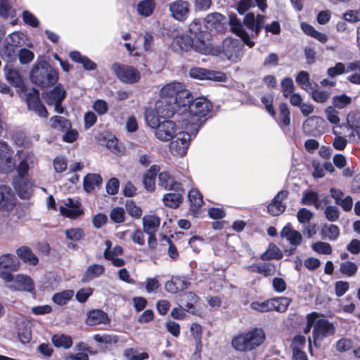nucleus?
<instances>
[{"instance_id":"nucleus-2","label":"nucleus","mask_w":360,"mask_h":360,"mask_svg":"<svg viewBox=\"0 0 360 360\" xmlns=\"http://www.w3.org/2000/svg\"><path fill=\"white\" fill-rule=\"evenodd\" d=\"M229 25L231 31L238 35L241 40L231 37L224 39L221 46L213 48L209 54L220 56L231 63H237L243 56V47L245 44L248 47L252 48L255 42L250 39V36L245 30L240 20L235 14L229 15Z\"/></svg>"},{"instance_id":"nucleus-13","label":"nucleus","mask_w":360,"mask_h":360,"mask_svg":"<svg viewBox=\"0 0 360 360\" xmlns=\"http://www.w3.org/2000/svg\"><path fill=\"white\" fill-rule=\"evenodd\" d=\"M26 103L30 111L33 112L40 117L46 118L48 117V111L45 106L41 103L39 98V92L35 89H32L26 94Z\"/></svg>"},{"instance_id":"nucleus-41","label":"nucleus","mask_w":360,"mask_h":360,"mask_svg":"<svg viewBox=\"0 0 360 360\" xmlns=\"http://www.w3.org/2000/svg\"><path fill=\"white\" fill-rule=\"evenodd\" d=\"M291 300L286 297H279L271 299V311L284 312L290 304Z\"/></svg>"},{"instance_id":"nucleus-32","label":"nucleus","mask_w":360,"mask_h":360,"mask_svg":"<svg viewBox=\"0 0 360 360\" xmlns=\"http://www.w3.org/2000/svg\"><path fill=\"white\" fill-rule=\"evenodd\" d=\"M16 254L25 263L30 265H36L39 262L38 257L27 246H22L17 249Z\"/></svg>"},{"instance_id":"nucleus-4","label":"nucleus","mask_w":360,"mask_h":360,"mask_svg":"<svg viewBox=\"0 0 360 360\" xmlns=\"http://www.w3.org/2000/svg\"><path fill=\"white\" fill-rule=\"evenodd\" d=\"M171 46L175 52H186L191 49L205 55L212 52L211 44L209 40H203L201 38H199L198 40H195L191 36L186 34H179L174 37Z\"/></svg>"},{"instance_id":"nucleus-61","label":"nucleus","mask_w":360,"mask_h":360,"mask_svg":"<svg viewBox=\"0 0 360 360\" xmlns=\"http://www.w3.org/2000/svg\"><path fill=\"white\" fill-rule=\"evenodd\" d=\"M302 203L305 205H314L318 208L319 206L318 194L313 191L305 193L302 197Z\"/></svg>"},{"instance_id":"nucleus-15","label":"nucleus","mask_w":360,"mask_h":360,"mask_svg":"<svg viewBox=\"0 0 360 360\" xmlns=\"http://www.w3.org/2000/svg\"><path fill=\"white\" fill-rule=\"evenodd\" d=\"M170 16L174 20L184 22L190 14L189 3L184 0H176L168 4Z\"/></svg>"},{"instance_id":"nucleus-47","label":"nucleus","mask_w":360,"mask_h":360,"mask_svg":"<svg viewBox=\"0 0 360 360\" xmlns=\"http://www.w3.org/2000/svg\"><path fill=\"white\" fill-rule=\"evenodd\" d=\"M328 121L335 125H338L340 122L339 112L337 108L333 105L328 106L324 110Z\"/></svg>"},{"instance_id":"nucleus-50","label":"nucleus","mask_w":360,"mask_h":360,"mask_svg":"<svg viewBox=\"0 0 360 360\" xmlns=\"http://www.w3.org/2000/svg\"><path fill=\"white\" fill-rule=\"evenodd\" d=\"M181 302L186 304V311L193 308L194 304L198 301V297L192 292H184L181 295Z\"/></svg>"},{"instance_id":"nucleus-10","label":"nucleus","mask_w":360,"mask_h":360,"mask_svg":"<svg viewBox=\"0 0 360 360\" xmlns=\"http://www.w3.org/2000/svg\"><path fill=\"white\" fill-rule=\"evenodd\" d=\"M191 139L188 132L179 131L169 143V150L176 157H183L187 153V149Z\"/></svg>"},{"instance_id":"nucleus-21","label":"nucleus","mask_w":360,"mask_h":360,"mask_svg":"<svg viewBox=\"0 0 360 360\" xmlns=\"http://www.w3.org/2000/svg\"><path fill=\"white\" fill-rule=\"evenodd\" d=\"M59 210L62 215L69 218H76L82 214L80 203L78 200L68 198L60 205Z\"/></svg>"},{"instance_id":"nucleus-52","label":"nucleus","mask_w":360,"mask_h":360,"mask_svg":"<svg viewBox=\"0 0 360 360\" xmlns=\"http://www.w3.org/2000/svg\"><path fill=\"white\" fill-rule=\"evenodd\" d=\"M312 250L319 253L323 255H330L332 252L331 245L326 242L319 241L314 243L311 245Z\"/></svg>"},{"instance_id":"nucleus-35","label":"nucleus","mask_w":360,"mask_h":360,"mask_svg":"<svg viewBox=\"0 0 360 360\" xmlns=\"http://www.w3.org/2000/svg\"><path fill=\"white\" fill-rule=\"evenodd\" d=\"M103 179L98 174H88L84 179L83 186L85 191L90 193L96 186L102 184Z\"/></svg>"},{"instance_id":"nucleus-64","label":"nucleus","mask_w":360,"mask_h":360,"mask_svg":"<svg viewBox=\"0 0 360 360\" xmlns=\"http://www.w3.org/2000/svg\"><path fill=\"white\" fill-rule=\"evenodd\" d=\"M344 20L349 22L360 21V8L358 10H349L344 13Z\"/></svg>"},{"instance_id":"nucleus-7","label":"nucleus","mask_w":360,"mask_h":360,"mask_svg":"<svg viewBox=\"0 0 360 360\" xmlns=\"http://www.w3.org/2000/svg\"><path fill=\"white\" fill-rule=\"evenodd\" d=\"M58 79V74L56 70L46 63L41 66L34 67L31 71L30 79L32 82L43 88L55 84Z\"/></svg>"},{"instance_id":"nucleus-17","label":"nucleus","mask_w":360,"mask_h":360,"mask_svg":"<svg viewBox=\"0 0 360 360\" xmlns=\"http://www.w3.org/2000/svg\"><path fill=\"white\" fill-rule=\"evenodd\" d=\"M189 75L197 79H209L215 82H226L227 77L224 72L209 70L202 68H193L189 71Z\"/></svg>"},{"instance_id":"nucleus-42","label":"nucleus","mask_w":360,"mask_h":360,"mask_svg":"<svg viewBox=\"0 0 360 360\" xmlns=\"http://www.w3.org/2000/svg\"><path fill=\"white\" fill-rule=\"evenodd\" d=\"M224 16L219 13H212L207 15L204 21L207 29H217L218 25L224 20Z\"/></svg>"},{"instance_id":"nucleus-44","label":"nucleus","mask_w":360,"mask_h":360,"mask_svg":"<svg viewBox=\"0 0 360 360\" xmlns=\"http://www.w3.org/2000/svg\"><path fill=\"white\" fill-rule=\"evenodd\" d=\"M74 295V291L72 290H66L62 292L56 293L52 300L54 303L63 306L65 305Z\"/></svg>"},{"instance_id":"nucleus-55","label":"nucleus","mask_w":360,"mask_h":360,"mask_svg":"<svg viewBox=\"0 0 360 360\" xmlns=\"http://www.w3.org/2000/svg\"><path fill=\"white\" fill-rule=\"evenodd\" d=\"M360 127V115L357 111H350L347 115V128Z\"/></svg>"},{"instance_id":"nucleus-60","label":"nucleus","mask_w":360,"mask_h":360,"mask_svg":"<svg viewBox=\"0 0 360 360\" xmlns=\"http://www.w3.org/2000/svg\"><path fill=\"white\" fill-rule=\"evenodd\" d=\"M271 299L262 302H253L250 304L252 309L259 312H267L271 311Z\"/></svg>"},{"instance_id":"nucleus-1","label":"nucleus","mask_w":360,"mask_h":360,"mask_svg":"<svg viewBox=\"0 0 360 360\" xmlns=\"http://www.w3.org/2000/svg\"><path fill=\"white\" fill-rule=\"evenodd\" d=\"M192 101V94L180 82H172L165 85L160 91V99L155 103V111L158 116L170 117L186 110Z\"/></svg>"},{"instance_id":"nucleus-48","label":"nucleus","mask_w":360,"mask_h":360,"mask_svg":"<svg viewBox=\"0 0 360 360\" xmlns=\"http://www.w3.org/2000/svg\"><path fill=\"white\" fill-rule=\"evenodd\" d=\"M0 56L6 60H11L15 57V47L7 43L0 47Z\"/></svg>"},{"instance_id":"nucleus-33","label":"nucleus","mask_w":360,"mask_h":360,"mask_svg":"<svg viewBox=\"0 0 360 360\" xmlns=\"http://www.w3.org/2000/svg\"><path fill=\"white\" fill-rule=\"evenodd\" d=\"M155 6V0H141L136 6V11L143 17H149L153 13Z\"/></svg>"},{"instance_id":"nucleus-29","label":"nucleus","mask_w":360,"mask_h":360,"mask_svg":"<svg viewBox=\"0 0 360 360\" xmlns=\"http://www.w3.org/2000/svg\"><path fill=\"white\" fill-rule=\"evenodd\" d=\"M146 233H155L160 224V219L156 215H146L142 219Z\"/></svg>"},{"instance_id":"nucleus-39","label":"nucleus","mask_w":360,"mask_h":360,"mask_svg":"<svg viewBox=\"0 0 360 360\" xmlns=\"http://www.w3.org/2000/svg\"><path fill=\"white\" fill-rule=\"evenodd\" d=\"M301 29L306 34L311 36L321 43L327 41L328 37L325 34L316 31L311 25L306 22L301 23Z\"/></svg>"},{"instance_id":"nucleus-31","label":"nucleus","mask_w":360,"mask_h":360,"mask_svg":"<svg viewBox=\"0 0 360 360\" xmlns=\"http://www.w3.org/2000/svg\"><path fill=\"white\" fill-rule=\"evenodd\" d=\"M160 167L153 165L143 175V182L145 188L148 191H153L155 187V177L159 172Z\"/></svg>"},{"instance_id":"nucleus-62","label":"nucleus","mask_w":360,"mask_h":360,"mask_svg":"<svg viewBox=\"0 0 360 360\" xmlns=\"http://www.w3.org/2000/svg\"><path fill=\"white\" fill-rule=\"evenodd\" d=\"M65 236L70 240L78 241L84 237V232L79 228H72L65 231Z\"/></svg>"},{"instance_id":"nucleus-14","label":"nucleus","mask_w":360,"mask_h":360,"mask_svg":"<svg viewBox=\"0 0 360 360\" xmlns=\"http://www.w3.org/2000/svg\"><path fill=\"white\" fill-rule=\"evenodd\" d=\"M179 131H183L174 121L166 120L158 124L155 129V136L162 141H169L174 139Z\"/></svg>"},{"instance_id":"nucleus-16","label":"nucleus","mask_w":360,"mask_h":360,"mask_svg":"<svg viewBox=\"0 0 360 360\" xmlns=\"http://www.w3.org/2000/svg\"><path fill=\"white\" fill-rule=\"evenodd\" d=\"M65 91L61 85L56 86L53 90L47 92L44 96V99L48 105H54L56 112L62 114L65 109L61 105V103L65 97Z\"/></svg>"},{"instance_id":"nucleus-59","label":"nucleus","mask_w":360,"mask_h":360,"mask_svg":"<svg viewBox=\"0 0 360 360\" xmlns=\"http://www.w3.org/2000/svg\"><path fill=\"white\" fill-rule=\"evenodd\" d=\"M282 93L284 97L288 98L294 89L293 81L290 77H285L281 81Z\"/></svg>"},{"instance_id":"nucleus-11","label":"nucleus","mask_w":360,"mask_h":360,"mask_svg":"<svg viewBox=\"0 0 360 360\" xmlns=\"http://www.w3.org/2000/svg\"><path fill=\"white\" fill-rule=\"evenodd\" d=\"M112 69L118 79L122 82L133 84L140 79L139 71L131 66L115 63L112 65Z\"/></svg>"},{"instance_id":"nucleus-25","label":"nucleus","mask_w":360,"mask_h":360,"mask_svg":"<svg viewBox=\"0 0 360 360\" xmlns=\"http://www.w3.org/2000/svg\"><path fill=\"white\" fill-rule=\"evenodd\" d=\"M20 264L15 255L5 254L0 256V272H11L17 271Z\"/></svg>"},{"instance_id":"nucleus-30","label":"nucleus","mask_w":360,"mask_h":360,"mask_svg":"<svg viewBox=\"0 0 360 360\" xmlns=\"http://www.w3.org/2000/svg\"><path fill=\"white\" fill-rule=\"evenodd\" d=\"M188 287V283L179 276H173L170 281L166 282L165 290L170 293H176Z\"/></svg>"},{"instance_id":"nucleus-6","label":"nucleus","mask_w":360,"mask_h":360,"mask_svg":"<svg viewBox=\"0 0 360 360\" xmlns=\"http://www.w3.org/2000/svg\"><path fill=\"white\" fill-rule=\"evenodd\" d=\"M308 325L314 327L313 339L315 346L318 345V342L335 333L333 324L316 312L308 314Z\"/></svg>"},{"instance_id":"nucleus-53","label":"nucleus","mask_w":360,"mask_h":360,"mask_svg":"<svg viewBox=\"0 0 360 360\" xmlns=\"http://www.w3.org/2000/svg\"><path fill=\"white\" fill-rule=\"evenodd\" d=\"M296 82L304 90L307 91L311 88V82L309 80V75L307 72L301 71L296 77Z\"/></svg>"},{"instance_id":"nucleus-51","label":"nucleus","mask_w":360,"mask_h":360,"mask_svg":"<svg viewBox=\"0 0 360 360\" xmlns=\"http://www.w3.org/2000/svg\"><path fill=\"white\" fill-rule=\"evenodd\" d=\"M22 18L24 23L32 27H37L39 25V21L37 18L30 11L25 10L22 13Z\"/></svg>"},{"instance_id":"nucleus-9","label":"nucleus","mask_w":360,"mask_h":360,"mask_svg":"<svg viewBox=\"0 0 360 360\" xmlns=\"http://www.w3.org/2000/svg\"><path fill=\"white\" fill-rule=\"evenodd\" d=\"M0 278L6 286L13 291H28L33 290V283L30 277L24 274L14 276L11 272H0Z\"/></svg>"},{"instance_id":"nucleus-37","label":"nucleus","mask_w":360,"mask_h":360,"mask_svg":"<svg viewBox=\"0 0 360 360\" xmlns=\"http://www.w3.org/2000/svg\"><path fill=\"white\" fill-rule=\"evenodd\" d=\"M53 345L57 348L69 349L72 345V340L70 335L65 334H56L52 336Z\"/></svg>"},{"instance_id":"nucleus-20","label":"nucleus","mask_w":360,"mask_h":360,"mask_svg":"<svg viewBox=\"0 0 360 360\" xmlns=\"http://www.w3.org/2000/svg\"><path fill=\"white\" fill-rule=\"evenodd\" d=\"M15 203L16 198L12 189L7 186H0V210L9 212Z\"/></svg>"},{"instance_id":"nucleus-8","label":"nucleus","mask_w":360,"mask_h":360,"mask_svg":"<svg viewBox=\"0 0 360 360\" xmlns=\"http://www.w3.org/2000/svg\"><path fill=\"white\" fill-rule=\"evenodd\" d=\"M17 162L15 169L17 176L22 179L28 174L30 169H32L38 162V158L35 153L28 149H20L16 152Z\"/></svg>"},{"instance_id":"nucleus-23","label":"nucleus","mask_w":360,"mask_h":360,"mask_svg":"<svg viewBox=\"0 0 360 360\" xmlns=\"http://www.w3.org/2000/svg\"><path fill=\"white\" fill-rule=\"evenodd\" d=\"M281 236L283 238H285L295 248L300 245L302 241V234L298 231L294 229L290 224H288L283 228Z\"/></svg>"},{"instance_id":"nucleus-18","label":"nucleus","mask_w":360,"mask_h":360,"mask_svg":"<svg viewBox=\"0 0 360 360\" xmlns=\"http://www.w3.org/2000/svg\"><path fill=\"white\" fill-rule=\"evenodd\" d=\"M326 124L325 120L317 116H311L302 124V130L309 136H316L321 134Z\"/></svg>"},{"instance_id":"nucleus-3","label":"nucleus","mask_w":360,"mask_h":360,"mask_svg":"<svg viewBox=\"0 0 360 360\" xmlns=\"http://www.w3.org/2000/svg\"><path fill=\"white\" fill-rule=\"evenodd\" d=\"M212 109V105L205 98H198L192 100L187 105L185 112L179 111L177 117L181 116L182 118L178 119L179 122L188 131H192L195 135L200 127L202 125V118L207 117Z\"/></svg>"},{"instance_id":"nucleus-49","label":"nucleus","mask_w":360,"mask_h":360,"mask_svg":"<svg viewBox=\"0 0 360 360\" xmlns=\"http://www.w3.org/2000/svg\"><path fill=\"white\" fill-rule=\"evenodd\" d=\"M283 255L281 252L280 250L276 245H272L269 248V249L262 255L261 258L263 260H269L274 259H281Z\"/></svg>"},{"instance_id":"nucleus-63","label":"nucleus","mask_w":360,"mask_h":360,"mask_svg":"<svg viewBox=\"0 0 360 360\" xmlns=\"http://www.w3.org/2000/svg\"><path fill=\"white\" fill-rule=\"evenodd\" d=\"M188 198L191 204L197 207H200L203 202L202 195L196 189H192L189 191Z\"/></svg>"},{"instance_id":"nucleus-56","label":"nucleus","mask_w":360,"mask_h":360,"mask_svg":"<svg viewBox=\"0 0 360 360\" xmlns=\"http://www.w3.org/2000/svg\"><path fill=\"white\" fill-rule=\"evenodd\" d=\"M357 266L355 263L352 262H345L340 264V271L343 274L347 276H352L354 275L357 271Z\"/></svg>"},{"instance_id":"nucleus-36","label":"nucleus","mask_w":360,"mask_h":360,"mask_svg":"<svg viewBox=\"0 0 360 360\" xmlns=\"http://www.w3.org/2000/svg\"><path fill=\"white\" fill-rule=\"evenodd\" d=\"M105 271V268L103 265L94 264L90 265L86 269L82 276L83 282H89L91 280L101 276Z\"/></svg>"},{"instance_id":"nucleus-26","label":"nucleus","mask_w":360,"mask_h":360,"mask_svg":"<svg viewBox=\"0 0 360 360\" xmlns=\"http://www.w3.org/2000/svg\"><path fill=\"white\" fill-rule=\"evenodd\" d=\"M158 185L165 189L178 191L180 184L168 172H162L159 174Z\"/></svg>"},{"instance_id":"nucleus-22","label":"nucleus","mask_w":360,"mask_h":360,"mask_svg":"<svg viewBox=\"0 0 360 360\" xmlns=\"http://www.w3.org/2000/svg\"><path fill=\"white\" fill-rule=\"evenodd\" d=\"M288 196L286 191H281L278 193L272 202L268 206V212L274 215L278 216L283 213L285 210V205L283 203V200Z\"/></svg>"},{"instance_id":"nucleus-45","label":"nucleus","mask_w":360,"mask_h":360,"mask_svg":"<svg viewBox=\"0 0 360 360\" xmlns=\"http://www.w3.org/2000/svg\"><path fill=\"white\" fill-rule=\"evenodd\" d=\"M321 233L330 240H335L339 235V228L334 224H325L321 229Z\"/></svg>"},{"instance_id":"nucleus-5","label":"nucleus","mask_w":360,"mask_h":360,"mask_svg":"<svg viewBox=\"0 0 360 360\" xmlns=\"http://www.w3.org/2000/svg\"><path fill=\"white\" fill-rule=\"evenodd\" d=\"M265 335L263 330L255 328L234 337L231 343L235 349L245 352L259 347L263 343Z\"/></svg>"},{"instance_id":"nucleus-24","label":"nucleus","mask_w":360,"mask_h":360,"mask_svg":"<svg viewBox=\"0 0 360 360\" xmlns=\"http://www.w3.org/2000/svg\"><path fill=\"white\" fill-rule=\"evenodd\" d=\"M14 187L20 198L27 199L32 193V183L30 179L23 178L20 179L18 176L14 179Z\"/></svg>"},{"instance_id":"nucleus-27","label":"nucleus","mask_w":360,"mask_h":360,"mask_svg":"<svg viewBox=\"0 0 360 360\" xmlns=\"http://www.w3.org/2000/svg\"><path fill=\"white\" fill-rule=\"evenodd\" d=\"M109 321L108 315L104 311L96 309L89 312L86 323L89 326H96L101 323H108Z\"/></svg>"},{"instance_id":"nucleus-43","label":"nucleus","mask_w":360,"mask_h":360,"mask_svg":"<svg viewBox=\"0 0 360 360\" xmlns=\"http://www.w3.org/2000/svg\"><path fill=\"white\" fill-rule=\"evenodd\" d=\"M352 99L350 96L342 94L334 96L332 98L333 106L338 110H342L352 103Z\"/></svg>"},{"instance_id":"nucleus-40","label":"nucleus","mask_w":360,"mask_h":360,"mask_svg":"<svg viewBox=\"0 0 360 360\" xmlns=\"http://www.w3.org/2000/svg\"><path fill=\"white\" fill-rule=\"evenodd\" d=\"M188 30L190 33L193 35L192 38L195 40H198L199 38H201L203 40H208L207 38L208 37V34L206 32H203L200 30V21L198 19L193 20L191 23L189 25Z\"/></svg>"},{"instance_id":"nucleus-12","label":"nucleus","mask_w":360,"mask_h":360,"mask_svg":"<svg viewBox=\"0 0 360 360\" xmlns=\"http://www.w3.org/2000/svg\"><path fill=\"white\" fill-rule=\"evenodd\" d=\"M15 168V160L11 147L5 141H0V172L9 174Z\"/></svg>"},{"instance_id":"nucleus-38","label":"nucleus","mask_w":360,"mask_h":360,"mask_svg":"<svg viewBox=\"0 0 360 360\" xmlns=\"http://www.w3.org/2000/svg\"><path fill=\"white\" fill-rule=\"evenodd\" d=\"M50 123L51 127L57 130L65 131L71 128V122L62 116H53L50 119Z\"/></svg>"},{"instance_id":"nucleus-46","label":"nucleus","mask_w":360,"mask_h":360,"mask_svg":"<svg viewBox=\"0 0 360 360\" xmlns=\"http://www.w3.org/2000/svg\"><path fill=\"white\" fill-rule=\"evenodd\" d=\"M182 196L179 193H170L164 195L163 202L165 205L171 208H176L181 202Z\"/></svg>"},{"instance_id":"nucleus-58","label":"nucleus","mask_w":360,"mask_h":360,"mask_svg":"<svg viewBox=\"0 0 360 360\" xmlns=\"http://www.w3.org/2000/svg\"><path fill=\"white\" fill-rule=\"evenodd\" d=\"M326 219L330 221H336L338 220L340 212L335 206H326L324 210Z\"/></svg>"},{"instance_id":"nucleus-54","label":"nucleus","mask_w":360,"mask_h":360,"mask_svg":"<svg viewBox=\"0 0 360 360\" xmlns=\"http://www.w3.org/2000/svg\"><path fill=\"white\" fill-rule=\"evenodd\" d=\"M330 93L321 89H311V96L312 99L320 103H323L327 101Z\"/></svg>"},{"instance_id":"nucleus-28","label":"nucleus","mask_w":360,"mask_h":360,"mask_svg":"<svg viewBox=\"0 0 360 360\" xmlns=\"http://www.w3.org/2000/svg\"><path fill=\"white\" fill-rule=\"evenodd\" d=\"M4 75L6 80L11 84V85L22 88L24 85L23 79L20 75L18 72L11 68L10 65H6L4 68Z\"/></svg>"},{"instance_id":"nucleus-57","label":"nucleus","mask_w":360,"mask_h":360,"mask_svg":"<svg viewBox=\"0 0 360 360\" xmlns=\"http://www.w3.org/2000/svg\"><path fill=\"white\" fill-rule=\"evenodd\" d=\"M124 210L122 207H114L111 210L110 213V218L113 222L120 224L124 221Z\"/></svg>"},{"instance_id":"nucleus-34","label":"nucleus","mask_w":360,"mask_h":360,"mask_svg":"<svg viewBox=\"0 0 360 360\" xmlns=\"http://www.w3.org/2000/svg\"><path fill=\"white\" fill-rule=\"evenodd\" d=\"M70 58L78 63L82 65L86 70H94L96 68V64L85 56H82L79 51H74L70 53Z\"/></svg>"},{"instance_id":"nucleus-19","label":"nucleus","mask_w":360,"mask_h":360,"mask_svg":"<svg viewBox=\"0 0 360 360\" xmlns=\"http://www.w3.org/2000/svg\"><path fill=\"white\" fill-rule=\"evenodd\" d=\"M266 17L258 14L255 15L252 13H248L244 18L243 22L246 27L254 32L252 37H257L264 26Z\"/></svg>"}]
</instances>
